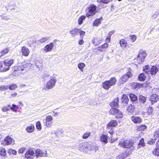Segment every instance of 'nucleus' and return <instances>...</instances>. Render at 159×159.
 <instances>
[{"label":"nucleus","instance_id":"obj_1","mask_svg":"<svg viewBox=\"0 0 159 159\" xmlns=\"http://www.w3.org/2000/svg\"><path fill=\"white\" fill-rule=\"evenodd\" d=\"M119 99L118 98L115 99L114 101L110 103V106L112 108L110 109L109 113L110 114L116 115V118L122 117L123 115L122 113L119 110L115 108L118 106Z\"/></svg>","mask_w":159,"mask_h":159},{"label":"nucleus","instance_id":"obj_2","mask_svg":"<svg viewBox=\"0 0 159 159\" xmlns=\"http://www.w3.org/2000/svg\"><path fill=\"white\" fill-rule=\"evenodd\" d=\"M116 79L115 77L111 78L109 80L106 81L102 84V86L106 90H108L111 86L116 84Z\"/></svg>","mask_w":159,"mask_h":159},{"label":"nucleus","instance_id":"obj_3","mask_svg":"<svg viewBox=\"0 0 159 159\" xmlns=\"http://www.w3.org/2000/svg\"><path fill=\"white\" fill-rule=\"evenodd\" d=\"M147 56L146 52L143 49L139 50L138 55L137 57V60L138 63L139 64L142 63Z\"/></svg>","mask_w":159,"mask_h":159},{"label":"nucleus","instance_id":"obj_4","mask_svg":"<svg viewBox=\"0 0 159 159\" xmlns=\"http://www.w3.org/2000/svg\"><path fill=\"white\" fill-rule=\"evenodd\" d=\"M134 144V143L131 140H127L123 142H119L118 145L125 148H130L131 149L133 150L134 148V147H132Z\"/></svg>","mask_w":159,"mask_h":159},{"label":"nucleus","instance_id":"obj_5","mask_svg":"<svg viewBox=\"0 0 159 159\" xmlns=\"http://www.w3.org/2000/svg\"><path fill=\"white\" fill-rule=\"evenodd\" d=\"M56 82V79L54 77H52V78L47 83L46 85L43 88V90L44 89L46 90L47 89H52L55 86Z\"/></svg>","mask_w":159,"mask_h":159},{"label":"nucleus","instance_id":"obj_6","mask_svg":"<svg viewBox=\"0 0 159 159\" xmlns=\"http://www.w3.org/2000/svg\"><path fill=\"white\" fill-rule=\"evenodd\" d=\"M14 139L11 137L8 136L6 137L5 139L1 141V144L4 146L13 145L14 144Z\"/></svg>","mask_w":159,"mask_h":159},{"label":"nucleus","instance_id":"obj_7","mask_svg":"<svg viewBox=\"0 0 159 159\" xmlns=\"http://www.w3.org/2000/svg\"><path fill=\"white\" fill-rule=\"evenodd\" d=\"M132 74L131 72L129 71L123 75L120 79L119 81L121 84H123L126 82L128 79L132 76Z\"/></svg>","mask_w":159,"mask_h":159},{"label":"nucleus","instance_id":"obj_8","mask_svg":"<svg viewBox=\"0 0 159 159\" xmlns=\"http://www.w3.org/2000/svg\"><path fill=\"white\" fill-rule=\"evenodd\" d=\"M25 156L28 159H33L35 156V153L32 150L28 149L26 151Z\"/></svg>","mask_w":159,"mask_h":159},{"label":"nucleus","instance_id":"obj_9","mask_svg":"<svg viewBox=\"0 0 159 159\" xmlns=\"http://www.w3.org/2000/svg\"><path fill=\"white\" fill-rule=\"evenodd\" d=\"M13 62V61L12 59L5 60L4 61V64L6 67L3 68V71H5L8 70L9 69V67L12 65Z\"/></svg>","mask_w":159,"mask_h":159},{"label":"nucleus","instance_id":"obj_10","mask_svg":"<svg viewBox=\"0 0 159 159\" xmlns=\"http://www.w3.org/2000/svg\"><path fill=\"white\" fill-rule=\"evenodd\" d=\"M88 148L95 152L98 149V147L97 146L96 144L95 143L89 142L88 143Z\"/></svg>","mask_w":159,"mask_h":159},{"label":"nucleus","instance_id":"obj_11","mask_svg":"<svg viewBox=\"0 0 159 159\" xmlns=\"http://www.w3.org/2000/svg\"><path fill=\"white\" fill-rule=\"evenodd\" d=\"M54 46V44L53 43H50L49 44L46 45L44 47V50L46 52H51Z\"/></svg>","mask_w":159,"mask_h":159},{"label":"nucleus","instance_id":"obj_12","mask_svg":"<svg viewBox=\"0 0 159 159\" xmlns=\"http://www.w3.org/2000/svg\"><path fill=\"white\" fill-rule=\"evenodd\" d=\"M47 154V151L44 152L40 149H36L35 151V156L38 157H44Z\"/></svg>","mask_w":159,"mask_h":159},{"label":"nucleus","instance_id":"obj_13","mask_svg":"<svg viewBox=\"0 0 159 159\" xmlns=\"http://www.w3.org/2000/svg\"><path fill=\"white\" fill-rule=\"evenodd\" d=\"M88 146L87 143L86 142H83L80 143L79 147V149L80 151H85L86 149H88Z\"/></svg>","mask_w":159,"mask_h":159},{"label":"nucleus","instance_id":"obj_14","mask_svg":"<svg viewBox=\"0 0 159 159\" xmlns=\"http://www.w3.org/2000/svg\"><path fill=\"white\" fill-rule=\"evenodd\" d=\"M21 52L22 55L27 57L29 55L30 51L28 48L23 46L22 48Z\"/></svg>","mask_w":159,"mask_h":159},{"label":"nucleus","instance_id":"obj_15","mask_svg":"<svg viewBox=\"0 0 159 159\" xmlns=\"http://www.w3.org/2000/svg\"><path fill=\"white\" fill-rule=\"evenodd\" d=\"M117 125V121L114 120H111L107 124V128L109 129H111L112 127H116Z\"/></svg>","mask_w":159,"mask_h":159},{"label":"nucleus","instance_id":"obj_16","mask_svg":"<svg viewBox=\"0 0 159 159\" xmlns=\"http://www.w3.org/2000/svg\"><path fill=\"white\" fill-rule=\"evenodd\" d=\"M159 99L158 96L156 94H153L150 97V100L151 102L152 105L157 102Z\"/></svg>","mask_w":159,"mask_h":159},{"label":"nucleus","instance_id":"obj_17","mask_svg":"<svg viewBox=\"0 0 159 159\" xmlns=\"http://www.w3.org/2000/svg\"><path fill=\"white\" fill-rule=\"evenodd\" d=\"M131 120L134 123H139L141 121V118L138 116H133L131 117Z\"/></svg>","mask_w":159,"mask_h":159},{"label":"nucleus","instance_id":"obj_18","mask_svg":"<svg viewBox=\"0 0 159 159\" xmlns=\"http://www.w3.org/2000/svg\"><path fill=\"white\" fill-rule=\"evenodd\" d=\"M108 47V44L107 43H105L103 44L98 47L97 48L98 50L101 52L104 51Z\"/></svg>","mask_w":159,"mask_h":159},{"label":"nucleus","instance_id":"obj_19","mask_svg":"<svg viewBox=\"0 0 159 159\" xmlns=\"http://www.w3.org/2000/svg\"><path fill=\"white\" fill-rule=\"evenodd\" d=\"M159 71L158 68L156 66H153L151 68L150 73L152 75H154Z\"/></svg>","mask_w":159,"mask_h":159},{"label":"nucleus","instance_id":"obj_20","mask_svg":"<svg viewBox=\"0 0 159 159\" xmlns=\"http://www.w3.org/2000/svg\"><path fill=\"white\" fill-rule=\"evenodd\" d=\"M102 20L103 18L102 17H101L99 18L96 19L93 23V26H98L101 24V21Z\"/></svg>","mask_w":159,"mask_h":159},{"label":"nucleus","instance_id":"obj_21","mask_svg":"<svg viewBox=\"0 0 159 159\" xmlns=\"http://www.w3.org/2000/svg\"><path fill=\"white\" fill-rule=\"evenodd\" d=\"M102 40L97 38H94L92 41V43L95 46L98 45L101 42Z\"/></svg>","mask_w":159,"mask_h":159},{"label":"nucleus","instance_id":"obj_22","mask_svg":"<svg viewBox=\"0 0 159 159\" xmlns=\"http://www.w3.org/2000/svg\"><path fill=\"white\" fill-rule=\"evenodd\" d=\"M80 31V29L75 28L71 30L70 31V33L71 34L75 36L78 35Z\"/></svg>","mask_w":159,"mask_h":159},{"label":"nucleus","instance_id":"obj_23","mask_svg":"<svg viewBox=\"0 0 159 159\" xmlns=\"http://www.w3.org/2000/svg\"><path fill=\"white\" fill-rule=\"evenodd\" d=\"M107 136L105 135H102L100 138L101 141L104 143H107Z\"/></svg>","mask_w":159,"mask_h":159},{"label":"nucleus","instance_id":"obj_24","mask_svg":"<svg viewBox=\"0 0 159 159\" xmlns=\"http://www.w3.org/2000/svg\"><path fill=\"white\" fill-rule=\"evenodd\" d=\"M96 11H89L86 14V16L90 18L93 17L96 13Z\"/></svg>","mask_w":159,"mask_h":159},{"label":"nucleus","instance_id":"obj_25","mask_svg":"<svg viewBox=\"0 0 159 159\" xmlns=\"http://www.w3.org/2000/svg\"><path fill=\"white\" fill-rule=\"evenodd\" d=\"M122 102L124 103H127L129 101L128 97L125 94H123L122 97Z\"/></svg>","mask_w":159,"mask_h":159},{"label":"nucleus","instance_id":"obj_26","mask_svg":"<svg viewBox=\"0 0 159 159\" xmlns=\"http://www.w3.org/2000/svg\"><path fill=\"white\" fill-rule=\"evenodd\" d=\"M150 69L148 65L145 66L143 67V70L147 74H148L150 73Z\"/></svg>","mask_w":159,"mask_h":159},{"label":"nucleus","instance_id":"obj_27","mask_svg":"<svg viewBox=\"0 0 159 159\" xmlns=\"http://www.w3.org/2000/svg\"><path fill=\"white\" fill-rule=\"evenodd\" d=\"M86 16H80L78 20V24L79 25H81L83 21L85 19Z\"/></svg>","mask_w":159,"mask_h":159},{"label":"nucleus","instance_id":"obj_28","mask_svg":"<svg viewBox=\"0 0 159 159\" xmlns=\"http://www.w3.org/2000/svg\"><path fill=\"white\" fill-rule=\"evenodd\" d=\"M130 100L133 102H135L137 100V97L134 94H130L129 95Z\"/></svg>","mask_w":159,"mask_h":159},{"label":"nucleus","instance_id":"obj_29","mask_svg":"<svg viewBox=\"0 0 159 159\" xmlns=\"http://www.w3.org/2000/svg\"><path fill=\"white\" fill-rule=\"evenodd\" d=\"M146 76L143 73H141L138 76V79L140 81H144L145 80Z\"/></svg>","mask_w":159,"mask_h":159},{"label":"nucleus","instance_id":"obj_30","mask_svg":"<svg viewBox=\"0 0 159 159\" xmlns=\"http://www.w3.org/2000/svg\"><path fill=\"white\" fill-rule=\"evenodd\" d=\"M50 39L49 37H46L41 38L39 41L41 43H43L48 41Z\"/></svg>","mask_w":159,"mask_h":159},{"label":"nucleus","instance_id":"obj_31","mask_svg":"<svg viewBox=\"0 0 159 159\" xmlns=\"http://www.w3.org/2000/svg\"><path fill=\"white\" fill-rule=\"evenodd\" d=\"M132 86V88H134V87L135 88H141L143 86V84L140 83H133Z\"/></svg>","mask_w":159,"mask_h":159},{"label":"nucleus","instance_id":"obj_32","mask_svg":"<svg viewBox=\"0 0 159 159\" xmlns=\"http://www.w3.org/2000/svg\"><path fill=\"white\" fill-rule=\"evenodd\" d=\"M126 155L125 153H121L120 154H119L116 157L117 159H123L125 158L126 157Z\"/></svg>","mask_w":159,"mask_h":159},{"label":"nucleus","instance_id":"obj_33","mask_svg":"<svg viewBox=\"0 0 159 159\" xmlns=\"http://www.w3.org/2000/svg\"><path fill=\"white\" fill-rule=\"evenodd\" d=\"M153 155L157 156H159V148H156L152 151Z\"/></svg>","mask_w":159,"mask_h":159},{"label":"nucleus","instance_id":"obj_34","mask_svg":"<svg viewBox=\"0 0 159 159\" xmlns=\"http://www.w3.org/2000/svg\"><path fill=\"white\" fill-rule=\"evenodd\" d=\"M0 151L1 156L4 157L6 155V151L3 148L1 147L0 148Z\"/></svg>","mask_w":159,"mask_h":159},{"label":"nucleus","instance_id":"obj_35","mask_svg":"<svg viewBox=\"0 0 159 159\" xmlns=\"http://www.w3.org/2000/svg\"><path fill=\"white\" fill-rule=\"evenodd\" d=\"M10 109V106L8 105L6 106L3 107L2 108V110L3 112H6Z\"/></svg>","mask_w":159,"mask_h":159},{"label":"nucleus","instance_id":"obj_36","mask_svg":"<svg viewBox=\"0 0 159 159\" xmlns=\"http://www.w3.org/2000/svg\"><path fill=\"white\" fill-rule=\"evenodd\" d=\"M25 68L24 65H22L18 66L16 69L18 71L20 72L21 73V71L24 70Z\"/></svg>","mask_w":159,"mask_h":159},{"label":"nucleus","instance_id":"obj_37","mask_svg":"<svg viewBox=\"0 0 159 159\" xmlns=\"http://www.w3.org/2000/svg\"><path fill=\"white\" fill-rule=\"evenodd\" d=\"M9 89L10 90H13L17 88V86L16 84H12L11 85H8Z\"/></svg>","mask_w":159,"mask_h":159},{"label":"nucleus","instance_id":"obj_38","mask_svg":"<svg viewBox=\"0 0 159 159\" xmlns=\"http://www.w3.org/2000/svg\"><path fill=\"white\" fill-rule=\"evenodd\" d=\"M139 100L140 102L144 104L146 101V99L143 96L140 95L139 97Z\"/></svg>","mask_w":159,"mask_h":159},{"label":"nucleus","instance_id":"obj_39","mask_svg":"<svg viewBox=\"0 0 159 159\" xmlns=\"http://www.w3.org/2000/svg\"><path fill=\"white\" fill-rule=\"evenodd\" d=\"M120 43L121 47H126V41L123 39H121L120 41Z\"/></svg>","mask_w":159,"mask_h":159},{"label":"nucleus","instance_id":"obj_40","mask_svg":"<svg viewBox=\"0 0 159 159\" xmlns=\"http://www.w3.org/2000/svg\"><path fill=\"white\" fill-rule=\"evenodd\" d=\"M135 107L134 105H130L127 108V111L130 112L133 111V110L134 109Z\"/></svg>","mask_w":159,"mask_h":159},{"label":"nucleus","instance_id":"obj_41","mask_svg":"<svg viewBox=\"0 0 159 159\" xmlns=\"http://www.w3.org/2000/svg\"><path fill=\"white\" fill-rule=\"evenodd\" d=\"M147 129V126L144 125H142L138 127V129L139 131H144Z\"/></svg>","mask_w":159,"mask_h":159},{"label":"nucleus","instance_id":"obj_42","mask_svg":"<svg viewBox=\"0 0 159 159\" xmlns=\"http://www.w3.org/2000/svg\"><path fill=\"white\" fill-rule=\"evenodd\" d=\"M85 66V64L83 63H80L78 64V67L81 71H83V69Z\"/></svg>","mask_w":159,"mask_h":159},{"label":"nucleus","instance_id":"obj_43","mask_svg":"<svg viewBox=\"0 0 159 159\" xmlns=\"http://www.w3.org/2000/svg\"><path fill=\"white\" fill-rule=\"evenodd\" d=\"M34 126L32 125L30 126H29L26 128V130L29 133L32 132L34 130Z\"/></svg>","mask_w":159,"mask_h":159},{"label":"nucleus","instance_id":"obj_44","mask_svg":"<svg viewBox=\"0 0 159 159\" xmlns=\"http://www.w3.org/2000/svg\"><path fill=\"white\" fill-rule=\"evenodd\" d=\"M18 108L15 104H12V107H10V109L13 111H16Z\"/></svg>","mask_w":159,"mask_h":159},{"label":"nucleus","instance_id":"obj_45","mask_svg":"<svg viewBox=\"0 0 159 159\" xmlns=\"http://www.w3.org/2000/svg\"><path fill=\"white\" fill-rule=\"evenodd\" d=\"M8 52V50L7 48L3 49L1 51L0 54H1L0 56H2L6 54Z\"/></svg>","mask_w":159,"mask_h":159},{"label":"nucleus","instance_id":"obj_46","mask_svg":"<svg viewBox=\"0 0 159 159\" xmlns=\"http://www.w3.org/2000/svg\"><path fill=\"white\" fill-rule=\"evenodd\" d=\"M8 153L11 154H13L14 155H16L17 153L16 151L11 149H9L8 151Z\"/></svg>","mask_w":159,"mask_h":159},{"label":"nucleus","instance_id":"obj_47","mask_svg":"<svg viewBox=\"0 0 159 159\" xmlns=\"http://www.w3.org/2000/svg\"><path fill=\"white\" fill-rule=\"evenodd\" d=\"M36 127L38 130H41L42 128L41 126V124L40 121H38L36 124Z\"/></svg>","mask_w":159,"mask_h":159},{"label":"nucleus","instance_id":"obj_48","mask_svg":"<svg viewBox=\"0 0 159 159\" xmlns=\"http://www.w3.org/2000/svg\"><path fill=\"white\" fill-rule=\"evenodd\" d=\"M9 88L8 85H2L0 87V90L2 91L4 90L8 89Z\"/></svg>","mask_w":159,"mask_h":159},{"label":"nucleus","instance_id":"obj_49","mask_svg":"<svg viewBox=\"0 0 159 159\" xmlns=\"http://www.w3.org/2000/svg\"><path fill=\"white\" fill-rule=\"evenodd\" d=\"M112 0H97L98 2H102L105 4H107Z\"/></svg>","mask_w":159,"mask_h":159},{"label":"nucleus","instance_id":"obj_50","mask_svg":"<svg viewBox=\"0 0 159 159\" xmlns=\"http://www.w3.org/2000/svg\"><path fill=\"white\" fill-rule=\"evenodd\" d=\"M153 111V109L152 107H149L147 109V113L148 115L152 114Z\"/></svg>","mask_w":159,"mask_h":159},{"label":"nucleus","instance_id":"obj_51","mask_svg":"<svg viewBox=\"0 0 159 159\" xmlns=\"http://www.w3.org/2000/svg\"><path fill=\"white\" fill-rule=\"evenodd\" d=\"M88 10H96V7L95 5L92 4L88 8Z\"/></svg>","mask_w":159,"mask_h":159},{"label":"nucleus","instance_id":"obj_52","mask_svg":"<svg viewBox=\"0 0 159 159\" xmlns=\"http://www.w3.org/2000/svg\"><path fill=\"white\" fill-rule=\"evenodd\" d=\"M90 133H86L84 134L82 136V138L83 139H86L90 135Z\"/></svg>","mask_w":159,"mask_h":159},{"label":"nucleus","instance_id":"obj_53","mask_svg":"<svg viewBox=\"0 0 159 159\" xmlns=\"http://www.w3.org/2000/svg\"><path fill=\"white\" fill-rule=\"evenodd\" d=\"M79 33L80 37V38L83 39V36L85 35V32L84 31H81V29H80V31Z\"/></svg>","mask_w":159,"mask_h":159},{"label":"nucleus","instance_id":"obj_54","mask_svg":"<svg viewBox=\"0 0 159 159\" xmlns=\"http://www.w3.org/2000/svg\"><path fill=\"white\" fill-rule=\"evenodd\" d=\"M24 68H27L30 69V68L32 67V66L33 65V64L30 63H28L24 64Z\"/></svg>","mask_w":159,"mask_h":159},{"label":"nucleus","instance_id":"obj_55","mask_svg":"<svg viewBox=\"0 0 159 159\" xmlns=\"http://www.w3.org/2000/svg\"><path fill=\"white\" fill-rule=\"evenodd\" d=\"M20 73V72L18 71L16 69L15 70V71L13 73V75L15 76H17Z\"/></svg>","mask_w":159,"mask_h":159},{"label":"nucleus","instance_id":"obj_56","mask_svg":"<svg viewBox=\"0 0 159 159\" xmlns=\"http://www.w3.org/2000/svg\"><path fill=\"white\" fill-rule=\"evenodd\" d=\"M154 136L156 139L159 137V130L156 131L155 132Z\"/></svg>","mask_w":159,"mask_h":159},{"label":"nucleus","instance_id":"obj_57","mask_svg":"<svg viewBox=\"0 0 159 159\" xmlns=\"http://www.w3.org/2000/svg\"><path fill=\"white\" fill-rule=\"evenodd\" d=\"M156 139H152L150 140L148 142V143L149 144L152 145L155 142Z\"/></svg>","mask_w":159,"mask_h":159},{"label":"nucleus","instance_id":"obj_58","mask_svg":"<svg viewBox=\"0 0 159 159\" xmlns=\"http://www.w3.org/2000/svg\"><path fill=\"white\" fill-rule=\"evenodd\" d=\"M52 117L50 116H48L46 117V121L49 122L52 120Z\"/></svg>","mask_w":159,"mask_h":159},{"label":"nucleus","instance_id":"obj_59","mask_svg":"<svg viewBox=\"0 0 159 159\" xmlns=\"http://www.w3.org/2000/svg\"><path fill=\"white\" fill-rule=\"evenodd\" d=\"M145 143L144 142V140L143 139H141L140 140V142L139 143V145H141L142 146H144Z\"/></svg>","mask_w":159,"mask_h":159},{"label":"nucleus","instance_id":"obj_60","mask_svg":"<svg viewBox=\"0 0 159 159\" xmlns=\"http://www.w3.org/2000/svg\"><path fill=\"white\" fill-rule=\"evenodd\" d=\"M25 148H20L18 150V152L19 153H23L25 151Z\"/></svg>","mask_w":159,"mask_h":159},{"label":"nucleus","instance_id":"obj_61","mask_svg":"<svg viewBox=\"0 0 159 159\" xmlns=\"http://www.w3.org/2000/svg\"><path fill=\"white\" fill-rule=\"evenodd\" d=\"M136 37L135 35H133L130 36V39L132 41L134 42L136 39Z\"/></svg>","mask_w":159,"mask_h":159},{"label":"nucleus","instance_id":"obj_62","mask_svg":"<svg viewBox=\"0 0 159 159\" xmlns=\"http://www.w3.org/2000/svg\"><path fill=\"white\" fill-rule=\"evenodd\" d=\"M17 95V93H12L11 94L10 98H13L14 97H16Z\"/></svg>","mask_w":159,"mask_h":159},{"label":"nucleus","instance_id":"obj_63","mask_svg":"<svg viewBox=\"0 0 159 159\" xmlns=\"http://www.w3.org/2000/svg\"><path fill=\"white\" fill-rule=\"evenodd\" d=\"M84 43V41L83 39L79 40L78 42L79 44L80 45H82Z\"/></svg>","mask_w":159,"mask_h":159},{"label":"nucleus","instance_id":"obj_64","mask_svg":"<svg viewBox=\"0 0 159 159\" xmlns=\"http://www.w3.org/2000/svg\"><path fill=\"white\" fill-rule=\"evenodd\" d=\"M43 124L44 126H46L47 127L49 126L50 125L49 123H48L47 121H46L43 122Z\"/></svg>","mask_w":159,"mask_h":159}]
</instances>
